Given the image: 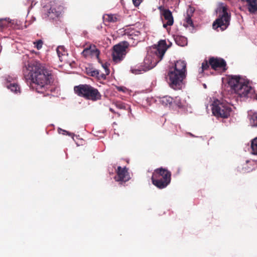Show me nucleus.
Segmentation results:
<instances>
[{
  "label": "nucleus",
  "mask_w": 257,
  "mask_h": 257,
  "mask_svg": "<svg viewBox=\"0 0 257 257\" xmlns=\"http://www.w3.org/2000/svg\"><path fill=\"white\" fill-rule=\"evenodd\" d=\"M23 72L25 79L31 81V87L38 93H44L50 87L52 73L39 61L29 62L23 68Z\"/></svg>",
  "instance_id": "nucleus-1"
},
{
  "label": "nucleus",
  "mask_w": 257,
  "mask_h": 257,
  "mask_svg": "<svg viewBox=\"0 0 257 257\" xmlns=\"http://www.w3.org/2000/svg\"><path fill=\"white\" fill-rule=\"evenodd\" d=\"M226 79L230 94H235L240 98L254 97L255 90L247 79L240 75H227Z\"/></svg>",
  "instance_id": "nucleus-2"
},
{
  "label": "nucleus",
  "mask_w": 257,
  "mask_h": 257,
  "mask_svg": "<svg viewBox=\"0 0 257 257\" xmlns=\"http://www.w3.org/2000/svg\"><path fill=\"white\" fill-rule=\"evenodd\" d=\"M167 50V46L165 40H160L157 47L153 48L152 52L153 54V58L150 56L147 57L144 61V66L140 68L139 67L132 68L131 71L135 74L141 73L142 71H147L154 68L162 59Z\"/></svg>",
  "instance_id": "nucleus-3"
},
{
  "label": "nucleus",
  "mask_w": 257,
  "mask_h": 257,
  "mask_svg": "<svg viewBox=\"0 0 257 257\" xmlns=\"http://www.w3.org/2000/svg\"><path fill=\"white\" fill-rule=\"evenodd\" d=\"M74 91L78 96L92 101L101 99L102 95L97 89L89 84H80L74 87Z\"/></svg>",
  "instance_id": "nucleus-4"
},
{
  "label": "nucleus",
  "mask_w": 257,
  "mask_h": 257,
  "mask_svg": "<svg viewBox=\"0 0 257 257\" xmlns=\"http://www.w3.org/2000/svg\"><path fill=\"white\" fill-rule=\"evenodd\" d=\"M152 183L159 189L166 188L171 182V173L162 167L156 169L151 178Z\"/></svg>",
  "instance_id": "nucleus-5"
},
{
  "label": "nucleus",
  "mask_w": 257,
  "mask_h": 257,
  "mask_svg": "<svg viewBox=\"0 0 257 257\" xmlns=\"http://www.w3.org/2000/svg\"><path fill=\"white\" fill-rule=\"evenodd\" d=\"M230 18L231 15L228 12L227 7L226 6H221L218 12V17L213 23V28L217 31L218 28L222 31L225 30L230 24Z\"/></svg>",
  "instance_id": "nucleus-6"
},
{
  "label": "nucleus",
  "mask_w": 257,
  "mask_h": 257,
  "mask_svg": "<svg viewBox=\"0 0 257 257\" xmlns=\"http://www.w3.org/2000/svg\"><path fill=\"white\" fill-rule=\"evenodd\" d=\"M231 111L229 103L220 101H214L212 107L213 115L217 117L227 118Z\"/></svg>",
  "instance_id": "nucleus-7"
},
{
  "label": "nucleus",
  "mask_w": 257,
  "mask_h": 257,
  "mask_svg": "<svg viewBox=\"0 0 257 257\" xmlns=\"http://www.w3.org/2000/svg\"><path fill=\"white\" fill-rule=\"evenodd\" d=\"M185 77L186 74H183L181 72L170 69L167 78L169 86L172 88L174 90H179L182 87L183 80Z\"/></svg>",
  "instance_id": "nucleus-8"
},
{
  "label": "nucleus",
  "mask_w": 257,
  "mask_h": 257,
  "mask_svg": "<svg viewBox=\"0 0 257 257\" xmlns=\"http://www.w3.org/2000/svg\"><path fill=\"white\" fill-rule=\"evenodd\" d=\"M128 46L129 44L126 41H123L114 45L112 53L113 61L115 63H118L122 60L126 54V49Z\"/></svg>",
  "instance_id": "nucleus-9"
},
{
  "label": "nucleus",
  "mask_w": 257,
  "mask_h": 257,
  "mask_svg": "<svg viewBox=\"0 0 257 257\" xmlns=\"http://www.w3.org/2000/svg\"><path fill=\"white\" fill-rule=\"evenodd\" d=\"M64 7L60 2L52 1L50 3V8L46 13V17L51 19L57 18L63 12Z\"/></svg>",
  "instance_id": "nucleus-10"
},
{
  "label": "nucleus",
  "mask_w": 257,
  "mask_h": 257,
  "mask_svg": "<svg viewBox=\"0 0 257 257\" xmlns=\"http://www.w3.org/2000/svg\"><path fill=\"white\" fill-rule=\"evenodd\" d=\"M209 63L211 68L214 70L225 72L227 69L226 62L222 58L211 57L209 58Z\"/></svg>",
  "instance_id": "nucleus-11"
},
{
  "label": "nucleus",
  "mask_w": 257,
  "mask_h": 257,
  "mask_svg": "<svg viewBox=\"0 0 257 257\" xmlns=\"http://www.w3.org/2000/svg\"><path fill=\"white\" fill-rule=\"evenodd\" d=\"M116 175L114 177L115 181L118 182L120 184L129 181L131 179L128 169L125 167L122 168L120 166L117 167L116 170Z\"/></svg>",
  "instance_id": "nucleus-12"
},
{
  "label": "nucleus",
  "mask_w": 257,
  "mask_h": 257,
  "mask_svg": "<svg viewBox=\"0 0 257 257\" xmlns=\"http://www.w3.org/2000/svg\"><path fill=\"white\" fill-rule=\"evenodd\" d=\"M100 51L93 44H89L84 49L81 55L84 58H95L99 61Z\"/></svg>",
  "instance_id": "nucleus-13"
},
{
  "label": "nucleus",
  "mask_w": 257,
  "mask_h": 257,
  "mask_svg": "<svg viewBox=\"0 0 257 257\" xmlns=\"http://www.w3.org/2000/svg\"><path fill=\"white\" fill-rule=\"evenodd\" d=\"M158 9L160 12L161 16L163 17L164 20L166 21V23H163V28L167 29L168 26H172L174 24V18L171 11L163 6H160Z\"/></svg>",
  "instance_id": "nucleus-14"
},
{
  "label": "nucleus",
  "mask_w": 257,
  "mask_h": 257,
  "mask_svg": "<svg viewBox=\"0 0 257 257\" xmlns=\"http://www.w3.org/2000/svg\"><path fill=\"white\" fill-rule=\"evenodd\" d=\"M171 69L185 74L186 72V63L184 61H177L175 63L174 66Z\"/></svg>",
  "instance_id": "nucleus-15"
},
{
  "label": "nucleus",
  "mask_w": 257,
  "mask_h": 257,
  "mask_svg": "<svg viewBox=\"0 0 257 257\" xmlns=\"http://www.w3.org/2000/svg\"><path fill=\"white\" fill-rule=\"evenodd\" d=\"M109 69L105 68V73H101L98 70H92L90 72V75L92 77H95L99 80H104L106 79V75L109 74Z\"/></svg>",
  "instance_id": "nucleus-16"
},
{
  "label": "nucleus",
  "mask_w": 257,
  "mask_h": 257,
  "mask_svg": "<svg viewBox=\"0 0 257 257\" xmlns=\"http://www.w3.org/2000/svg\"><path fill=\"white\" fill-rule=\"evenodd\" d=\"M247 4L248 10L250 13H254L257 11V0H241Z\"/></svg>",
  "instance_id": "nucleus-17"
},
{
  "label": "nucleus",
  "mask_w": 257,
  "mask_h": 257,
  "mask_svg": "<svg viewBox=\"0 0 257 257\" xmlns=\"http://www.w3.org/2000/svg\"><path fill=\"white\" fill-rule=\"evenodd\" d=\"M103 19L109 23H114L120 20L119 16L114 14H105L103 16Z\"/></svg>",
  "instance_id": "nucleus-18"
},
{
  "label": "nucleus",
  "mask_w": 257,
  "mask_h": 257,
  "mask_svg": "<svg viewBox=\"0 0 257 257\" xmlns=\"http://www.w3.org/2000/svg\"><path fill=\"white\" fill-rule=\"evenodd\" d=\"M175 41L176 43L180 46H184L186 45L187 43V39L185 37L179 35L176 36Z\"/></svg>",
  "instance_id": "nucleus-19"
},
{
  "label": "nucleus",
  "mask_w": 257,
  "mask_h": 257,
  "mask_svg": "<svg viewBox=\"0 0 257 257\" xmlns=\"http://www.w3.org/2000/svg\"><path fill=\"white\" fill-rule=\"evenodd\" d=\"M173 102L174 104L177 106L179 108H184L186 106V102L185 100H182L180 97L177 96L176 97L174 100Z\"/></svg>",
  "instance_id": "nucleus-20"
},
{
  "label": "nucleus",
  "mask_w": 257,
  "mask_h": 257,
  "mask_svg": "<svg viewBox=\"0 0 257 257\" xmlns=\"http://www.w3.org/2000/svg\"><path fill=\"white\" fill-rule=\"evenodd\" d=\"M7 87L10 89L12 92H14L15 93H20V87L17 83L7 84Z\"/></svg>",
  "instance_id": "nucleus-21"
},
{
  "label": "nucleus",
  "mask_w": 257,
  "mask_h": 257,
  "mask_svg": "<svg viewBox=\"0 0 257 257\" xmlns=\"http://www.w3.org/2000/svg\"><path fill=\"white\" fill-rule=\"evenodd\" d=\"M139 34L140 33L138 31H131L127 34H125V35H127L128 39L136 40L137 42H138Z\"/></svg>",
  "instance_id": "nucleus-22"
},
{
  "label": "nucleus",
  "mask_w": 257,
  "mask_h": 257,
  "mask_svg": "<svg viewBox=\"0 0 257 257\" xmlns=\"http://www.w3.org/2000/svg\"><path fill=\"white\" fill-rule=\"evenodd\" d=\"M174 98L169 96H165L161 98L160 102L164 105H170L173 102Z\"/></svg>",
  "instance_id": "nucleus-23"
},
{
  "label": "nucleus",
  "mask_w": 257,
  "mask_h": 257,
  "mask_svg": "<svg viewBox=\"0 0 257 257\" xmlns=\"http://www.w3.org/2000/svg\"><path fill=\"white\" fill-rule=\"evenodd\" d=\"M251 152L253 155H257V137L252 140L251 142Z\"/></svg>",
  "instance_id": "nucleus-24"
},
{
  "label": "nucleus",
  "mask_w": 257,
  "mask_h": 257,
  "mask_svg": "<svg viewBox=\"0 0 257 257\" xmlns=\"http://www.w3.org/2000/svg\"><path fill=\"white\" fill-rule=\"evenodd\" d=\"M250 123L253 126H257V112L249 114Z\"/></svg>",
  "instance_id": "nucleus-25"
},
{
  "label": "nucleus",
  "mask_w": 257,
  "mask_h": 257,
  "mask_svg": "<svg viewBox=\"0 0 257 257\" xmlns=\"http://www.w3.org/2000/svg\"><path fill=\"white\" fill-rule=\"evenodd\" d=\"M209 66L210 65L209 63V60L208 61L207 60H205L202 63L201 71L200 72L203 73L205 70H208Z\"/></svg>",
  "instance_id": "nucleus-26"
},
{
  "label": "nucleus",
  "mask_w": 257,
  "mask_h": 257,
  "mask_svg": "<svg viewBox=\"0 0 257 257\" xmlns=\"http://www.w3.org/2000/svg\"><path fill=\"white\" fill-rule=\"evenodd\" d=\"M255 162L253 161H248L246 162V167H244V168L245 169V171L247 172H249L253 170H254V168H250L249 167V166H252L255 165Z\"/></svg>",
  "instance_id": "nucleus-27"
},
{
  "label": "nucleus",
  "mask_w": 257,
  "mask_h": 257,
  "mask_svg": "<svg viewBox=\"0 0 257 257\" xmlns=\"http://www.w3.org/2000/svg\"><path fill=\"white\" fill-rule=\"evenodd\" d=\"M57 53L58 56L60 58L61 56L65 55V48L63 46H59L57 48Z\"/></svg>",
  "instance_id": "nucleus-28"
},
{
  "label": "nucleus",
  "mask_w": 257,
  "mask_h": 257,
  "mask_svg": "<svg viewBox=\"0 0 257 257\" xmlns=\"http://www.w3.org/2000/svg\"><path fill=\"white\" fill-rule=\"evenodd\" d=\"M185 21L187 23V24L186 25V27L190 26L192 27H194L193 22L191 19V17L189 14H187V16L185 18Z\"/></svg>",
  "instance_id": "nucleus-29"
},
{
  "label": "nucleus",
  "mask_w": 257,
  "mask_h": 257,
  "mask_svg": "<svg viewBox=\"0 0 257 257\" xmlns=\"http://www.w3.org/2000/svg\"><path fill=\"white\" fill-rule=\"evenodd\" d=\"M35 47L38 50H40L42 48L43 45V41L41 40H39L34 43Z\"/></svg>",
  "instance_id": "nucleus-30"
},
{
  "label": "nucleus",
  "mask_w": 257,
  "mask_h": 257,
  "mask_svg": "<svg viewBox=\"0 0 257 257\" xmlns=\"http://www.w3.org/2000/svg\"><path fill=\"white\" fill-rule=\"evenodd\" d=\"M142 2L143 0H133V4L136 7H138Z\"/></svg>",
  "instance_id": "nucleus-31"
},
{
  "label": "nucleus",
  "mask_w": 257,
  "mask_h": 257,
  "mask_svg": "<svg viewBox=\"0 0 257 257\" xmlns=\"http://www.w3.org/2000/svg\"><path fill=\"white\" fill-rule=\"evenodd\" d=\"M61 132H62V133L63 134H64V135L65 134V133L68 134V133L67 131H66L65 130H62L61 128H59V133H61Z\"/></svg>",
  "instance_id": "nucleus-32"
},
{
  "label": "nucleus",
  "mask_w": 257,
  "mask_h": 257,
  "mask_svg": "<svg viewBox=\"0 0 257 257\" xmlns=\"http://www.w3.org/2000/svg\"><path fill=\"white\" fill-rule=\"evenodd\" d=\"M117 106L120 108H123L124 107L123 104H118L117 105Z\"/></svg>",
  "instance_id": "nucleus-33"
},
{
  "label": "nucleus",
  "mask_w": 257,
  "mask_h": 257,
  "mask_svg": "<svg viewBox=\"0 0 257 257\" xmlns=\"http://www.w3.org/2000/svg\"><path fill=\"white\" fill-rule=\"evenodd\" d=\"M102 66L104 68L105 71V68L108 69L106 64H104V65H102Z\"/></svg>",
  "instance_id": "nucleus-34"
},
{
  "label": "nucleus",
  "mask_w": 257,
  "mask_h": 257,
  "mask_svg": "<svg viewBox=\"0 0 257 257\" xmlns=\"http://www.w3.org/2000/svg\"><path fill=\"white\" fill-rule=\"evenodd\" d=\"M109 110H110L111 112H112V113H115V111H114V109H112V108H109Z\"/></svg>",
  "instance_id": "nucleus-35"
}]
</instances>
